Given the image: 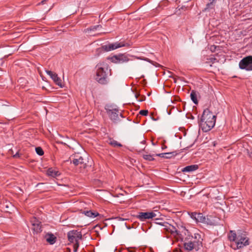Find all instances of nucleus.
I'll list each match as a JSON object with an SVG mask.
<instances>
[{"instance_id": "f257e3e1", "label": "nucleus", "mask_w": 252, "mask_h": 252, "mask_svg": "<svg viewBox=\"0 0 252 252\" xmlns=\"http://www.w3.org/2000/svg\"><path fill=\"white\" fill-rule=\"evenodd\" d=\"M216 116L209 108L204 110L199 125L204 132H208L212 129L216 123Z\"/></svg>"}, {"instance_id": "f03ea898", "label": "nucleus", "mask_w": 252, "mask_h": 252, "mask_svg": "<svg viewBox=\"0 0 252 252\" xmlns=\"http://www.w3.org/2000/svg\"><path fill=\"white\" fill-rule=\"evenodd\" d=\"M228 238L230 241L234 242L235 246L233 249H240L247 246L250 244L249 239L247 237L245 232L239 231L236 233L234 231H230L228 235Z\"/></svg>"}, {"instance_id": "7ed1b4c3", "label": "nucleus", "mask_w": 252, "mask_h": 252, "mask_svg": "<svg viewBox=\"0 0 252 252\" xmlns=\"http://www.w3.org/2000/svg\"><path fill=\"white\" fill-rule=\"evenodd\" d=\"M184 234L185 236L181 235L182 237V241H184V247L186 250L190 251L193 250L197 251L199 249V246L201 244V242L197 239V236H199L198 234H194L193 237L191 235L190 232L187 229H184Z\"/></svg>"}, {"instance_id": "20e7f679", "label": "nucleus", "mask_w": 252, "mask_h": 252, "mask_svg": "<svg viewBox=\"0 0 252 252\" xmlns=\"http://www.w3.org/2000/svg\"><path fill=\"white\" fill-rule=\"evenodd\" d=\"M98 68L96 73L95 80L101 84H106L108 83V75L109 71L108 65L104 63L97 65Z\"/></svg>"}, {"instance_id": "39448f33", "label": "nucleus", "mask_w": 252, "mask_h": 252, "mask_svg": "<svg viewBox=\"0 0 252 252\" xmlns=\"http://www.w3.org/2000/svg\"><path fill=\"white\" fill-rule=\"evenodd\" d=\"M128 45H129L127 43L125 44L123 42H117L114 43H109L102 45L101 47L97 49L96 52L99 53H101L102 52H108L122 47Z\"/></svg>"}, {"instance_id": "423d86ee", "label": "nucleus", "mask_w": 252, "mask_h": 252, "mask_svg": "<svg viewBox=\"0 0 252 252\" xmlns=\"http://www.w3.org/2000/svg\"><path fill=\"white\" fill-rule=\"evenodd\" d=\"M67 237L68 241L73 244L79 242V241L82 239L81 232L76 230L68 231L67 233Z\"/></svg>"}, {"instance_id": "0eeeda50", "label": "nucleus", "mask_w": 252, "mask_h": 252, "mask_svg": "<svg viewBox=\"0 0 252 252\" xmlns=\"http://www.w3.org/2000/svg\"><path fill=\"white\" fill-rule=\"evenodd\" d=\"M239 66L241 69L247 71L252 70V56H249L241 60L239 63Z\"/></svg>"}, {"instance_id": "6e6552de", "label": "nucleus", "mask_w": 252, "mask_h": 252, "mask_svg": "<svg viewBox=\"0 0 252 252\" xmlns=\"http://www.w3.org/2000/svg\"><path fill=\"white\" fill-rule=\"evenodd\" d=\"M157 216L156 212H139L136 216V218L140 221H144L147 219H153Z\"/></svg>"}, {"instance_id": "1a4fd4ad", "label": "nucleus", "mask_w": 252, "mask_h": 252, "mask_svg": "<svg viewBox=\"0 0 252 252\" xmlns=\"http://www.w3.org/2000/svg\"><path fill=\"white\" fill-rule=\"evenodd\" d=\"M106 110L110 119L114 122H116L119 119L118 109L116 108H106Z\"/></svg>"}, {"instance_id": "9d476101", "label": "nucleus", "mask_w": 252, "mask_h": 252, "mask_svg": "<svg viewBox=\"0 0 252 252\" xmlns=\"http://www.w3.org/2000/svg\"><path fill=\"white\" fill-rule=\"evenodd\" d=\"M111 61L113 63H123L129 61L128 57L124 55L121 54L117 56H114L111 58Z\"/></svg>"}, {"instance_id": "9b49d317", "label": "nucleus", "mask_w": 252, "mask_h": 252, "mask_svg": "<svg viewBox=\"0 0 252 252\" xmlns=\"http://www.w3.org/2000/svg\"><path fill=\"white\" fill-rule=\"evenodd\" d=\"M46 72L48 75L50 76V77L52 79L56 85H58L61 88H63L62 80L58 77L57 73H54L50 70H46Z\"/></svg>"}, {"instance_id": "f8f14e48", "label": "nucleus", "mask_w": 252, "mask_h": 252, "mask_svg": "<svg viewBox=\"0 0 252 252\" xmlns=\"http://www.w3.org/2000/svg\"><path fill=\"white\" fill-rule=\"evenodd\" d=\"M71 163H73L75 165H81V167L83 166L85 168L86 163H84V159L81 156H76L75 158H73L71 161Z\"/></svg>"}, {"instance_id": "ddd939ff", "label": "nucleus", "mask_w": 252, "mask_h": 252, "mask_svg": "<svg viewBox=\"0 0 252 252\" xmlns=\"http://www.w3.org/2000/svg\"><path fill=\"white\" fill-rule=\"evenodd\" d=\"M45 238L46 241L51 245H53L56 241L57 238L52 233H47L46 234Z\"/></svg>"}, {"instance_id": "4468645a", "label": "nucleus", "mask_w": 252, "mask_h": 252, "mask_svg": "<svg viewBox=\"0 0 252 252\" xmlns=\"http://www.w3.org/2000/svg\"><path fill=\"white\" fill-rule=\"evenodd\" d=\"M198 168V166L196 164L187 166L182 169L183 172H190L195 171Z\"/></svg>"}, {"instance_id": "2eb2a0df", "label": "nucleus", "mask_w": 252, "mask_h": 252, "mask_svg": "<svg viewBox=\"0 0 252 252\" xmlns=\"http://www.w3.org/2000/svg\"><path fill=\"white\" fill-rule=\"evenodd\" d=\"M47 174L48 176L52 177H56L60 175V172L52 168H49L47 171Z\"/></svg>"}, {"instance_id": "dca6fc26", "label": "nucleus", "mask_w": 252, "mask_h": 252, "mask_svg": "<svg viewBox=\"0 0 252 252\" xmlns=\"http://www.w3.org/2000/svg\"><path fill=\"white\" fill-rule=\"evenodd\" d=\"M84 214L86 216L91 218H94L95 217L99 216V214L96 212H93L91 210L84 211Z\"/></svg>"}, {"instance_id": "f3484780", "label": "nucleus", "mask_w": 252, "mask_h": 252, "mask_svg": "<svg viewBox=\"0 0 252 252\" xmlns=\"http://www.w3.org/2000/svg\"><path fill=\"white\" fill-rule=\"evenodd\" d=\"M155 223L156 224L160 225L165 227V229L168 230L167 227L169 225V223L165 221H163V220L161 219L156 218L155 219Z\"/></svg>"}, {"instance_id": "a211bd4d", "label": "nucleus", "mask_w": 252, "mask_h": 252, "mask_svg": "<svg viewBox=\"0 0 252 252\" xmlns=\"http://www.w3.org/2000/svg\"><path fill=\"white\" fill-rule=\"evenodd\" d=\"M32 226V229L36 234L39 233L42 231L41 223H36Z\"/></svg>"}, {"instance_id": "6ab92c4d", "label": "nucleus", "mask_w": 252, "mask_h": 252, "mask_svg": "<svg viewBox=\"0 0 252 252\" xmlns=\"http://www.w3.org/2000/svg\"><path fill=\"white\" fill-rule=\"evenodd\" d=\"M195 215L197 216L196 221L200 222H205L206 221L205 217L202 214L197 213V214H195Z\"/></svg>"}, {"instance_id": "aec40b11", "label": "nucleus", "mask_w": 252, "mask_h": 252, "mask_svg": "<svg viewBox=\"0 0 252 252\" xmlns=\"http://www.w3.org/2000/svg\"><path fill=\"white\" fill-rule=\"evenodd\" d=\"M190 96L191 99L192 100L193 102L195 104H197L198 100H197V94L196 93V92L192 90L191 92Z\"/></svg>"}, {"instance_id": "412c9836", "label": "nucleus", "mask_w": 252, "mask_h": 252, "mask_svg": "<svg viewBox=\"0 0 252 252\" xmlns=\"http://www.w3.org/2000/svg\"><path fill=\"white\" fill-rule=\"evenodd\" d=\"M108 143L113 147H122V145L118 143L117 141L110 138L108 141Z\"/></svg>"}, {"instance_id": "4be33fe9", "label": "nucleus", "mask_w": 252, "mask_h": 252, "mask_svg": "<svg viewBox=\"0 0 252 252\" xmlns=\"http://www.w3.org/2000/svg\"><path fill=\"white\" fill-rule=\"evenodd\" d=\"M155 155H148V154H144L143 155V158L144 159L148 161H153L155 160L154 158V156Z\"/></svg>"}, {"instance_id": "5701e85b", "label": "nucleus", "mask_w": 252, "mask_h": 252, "mask_svg": "<svg viewBox=\"0 0 252 252\" xmlns=\"http://www.w3.org/2000/svg\"><path fill=\"white\" fill-rule=\"evenodd\" d=\"M166 157L165 158H170L172 157H175L176 155H177V153L176 151L172 152H169V153H166Z\"/></svg>"}, {"instance_id": "b1692460", "label": "nucleus", "mask_w": 252, "mask_h": 252, "mask_svg": "<svg viewBox=\"0 0 252 252\" xmlns=\"http://www.w3.org/2000/svg\"><path fill=\"white\" fill-rule=\"evenodd\" d=\"M144 60L151 63H152L153 65L155 66L156 67H160L161 66V65L159 63H158L155 62H154V61L150 60L149 59L146 58Z\"/></svg>"}, {"instance_id": "393cba45", "label": "nucleus", "mask_w": 252, "mask_h": 252, "mask_svg": "<svg viewBox=\"0 0 252 252\" xmlns=\"http://www.w3.org/2000/svg\"><path fill=\"white\" fill-rule=\"evenodd\" d=\"M35 151L37 154L39 156H42L44 155V151L40 147L35 148Z\"/></svg>"}, {"instance_id": "a878e982", "label": "nucleus", "mask_w": 252, "mask_h": 252, "mask_svg": "<svg viewBox=\"0 0 252 252\" xmlns=\"http://www.w3.org/2000/svg\"><path fill=\"white\" fill-rule=\"evenodd\" d=\"M31 222L32 226H33L36 223H41V222H40L38 220H37L36 218H32L31 220Z\"/></svg>"}, {"instance_id": "bb28decb", "label": "nucleus", "mask_w": 252, "mask_h": 252, "mask_svg": "<svg viewBox=\"0 0 252 252\" xmlns=\"http://www.w3.org/2000/svg\"><path fill=\"white\" fill-rule=\"evenodd\" d=\"M208 62H207V63H214L216 62H218L217 59L214 57H211L209 59H208Z\"/></svg>"}, {"instance_id": "cd10ccee", "label": "nucleus", "mask_w": 252, "mask_h": 252, "mask_svg": "<svg viewBox=\"0 0 252 252\" xmlns=\"http://www.w3.org/2000/svg\"><path fill=\"white\" fill-rule=\"evenodd\" d=\"M79 247V242H77L73 244V252H77L78 247Z\"/></svg>"}, {"instance_id": "c85d7f7f", "label": "nucleus", "mask_w": 252, "mask_h": 252, "mask_svg": "<svg viewBox=\"0 0 252 252\" xmlns=\"http://www.w3.org/2000/svg\"><path fill=\"white\" fill-rule=\"evenodd\" d=\"M217 0H210V2L207 4V8H213V3L216 1Z\"/></svg>"}, {"instance_id": "c756f323", "label": "nucleus", "mask_w": 252, "mask_h": 252, "mask_svg": "<svg viewBox=\"0 0 252 252\" xmlns=\"http://www.w3.org/2000/svg\"><path fill=\"white\" fill-rule=\"evenodd\" d=\"M139 114L142 116H147L148 114L147 110H141L139 112Z\"/></svg>"}, {"instance_id": "7c9ffc66", "label": "nucleus", "mask_w": 252, "mask_h": 252, "mask_svg": "<svg viewBox=\"0 0 252 252\" xmlns=\"http://www.w3.org/2000/svg\"><path fill=\"white\" fill-rule=\"evenodd\" d=\"M166 154V153H160V154H156L155 156H158V157H161V158H165Z\"/></svg>"}, {"instance_id": "2f4dec72", "label": "nucleus", "mask_w": 252, "mask_h": 252, "mask_svg": "<svg viewBox=\"0 0 252 252\" xmlns=\"http://www.w3.org/2000/svg\"><path fill=\"white\" fill-rule=\"evenodd\" d=\"M195 214H197V213L194 212L191 213L190 215V217L192 219H194V220H196L197 219V216H195Z\"/></svg>"}, {"instance_id": "473e14b6", "label": "nucleus", "mask_w": 252, "mask_h": 252, "mask_svg": "<svg viewBox=\"0 0 252 252\" xmlns=\"http://www.w3.org/2000/svg\"><path fill=\"white\" fill-rule=\"evenodd\" d=\"M101 27L100 25H96L93 27L92 28H90V31H94V30H96L98 28Z\"/></svg>"}, {"instance_id": "72a5a7b5", "label": "nucleus", "mask_w": 252, "mask_h": 252, "mask_svg": "<svg viewBox=\"0 0 252 252\" xmlns=\"http://www.w3.org/2000/svg\"><path fill=\"white\" fill-rule=\"evenodd\" d=\"M173 227V229L174 230H171V232L172 234H174V233H176V234L177 235H179V231H177V230L176 229V228L175 227Z\"/></svg>"}, {"instance_id": "f704fd0d", "label": "nucleus", "mask_w": 252, "mask_h": 252, "mask_svg": "<svg viewBox=\"0 0 252 252\" xmlns=\"http://www.w3.org/2000/svg\"><path fill=\"white\" fill-rule=\"evenodd\" d=\"M13 157L14 158H20V155L18 152H17L15 155L13 156Z\"/></svg>"}, {"instance_id": "c9c22d12", "label": "nucleus", "mask_w": 252, "mask_h": 252, "mask_svg": "<svg viewBox=\"0 0 252 252\" xmlns=\"http://www.w3.org/2000/svg\"><path fill=\"white\" fill-rule=\"evenodd\" d=\"M46 1V0H43L41 1V3L43 4Z\"/></svg>"}, {"instance_id": "e433bc0d", "label": "nucleus", "mask_w": 252, "mask_h": 252, "mask_svg": "<svg viewBox=\"0 0 252 252\" xmlns=\"http://www.w3.org/2000/svg\"><path fill=\"white\" fill-rule=\"evenodd\" d=\"M166 148H167V147L166 146L162 147V149H164Z\"/></svg>"}, {"instance_id": "4c0bfd02", "label": "nucleus", "mask_w": 252, "mask_h": 252, "mask_svg": "<svg viewBox=\"0 0 252 252\" xmlns=\"http://www.w3.org/2000/svg\"><path fill=\"white\" fill-rule=\"evenodd\" d=\"M174 82L176 83V82H177L176 78H174Z\"/></svg>"}, {"instance_id": "58836bf2", "label": "nucleus", "mask_w": 252, "mask_h": 252, "mask_svg": "<svg viewBox=\"0 0 252 252\" xmlns=\"http://www.w3.org/2000/svg\"><path fill=\"white\" fill-rule=\"evenodd\" d=\"M120 116H121L122 117H123V115H122V114H120Z\"/></svg>"}, {"instance_id": "ea45409f", "label": "nucleus", "mask_w": 252, "mask_h": 252, "mask_svg": "<svg viewBox=\"0 0 252 252\" xmlns=\"http://www.w3.org/2000/svg\"><path fill=\"white\" fill-rule=\"evenodd\" d=\"M129 252H134L132 251H129Z\"/></svg>"}, {"instance_id": "a19ab883", "label": "nucleus", "mask_w": 252, "mask_h": 252, "mask_svg": "<svg viewBox=\"0 0 252 252\" xmlns=\"http://www.w3.org/2000/svg\"><path fill=\"white\" fill-rule=\"evenodd\" d=\"M178 79H180V78L179 77H177Z\"/></svg>"}, {"instance_id": "79ce46f5", "label": "nucleus", "mask_w": 252, "mask_h": 252, "mask_svg": "<svg viewBox=\"0 0 252 252\" xmlns=\"http://www.w3.org/2000/svg\"><path fill=\"white\" fill-rule=\"evenodd\" d=\"M139 101H143V100H142V99H141V100H140Z\"/></svg>"}]
</instances>
